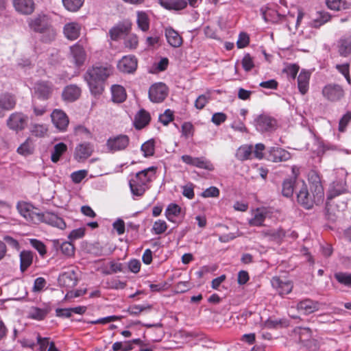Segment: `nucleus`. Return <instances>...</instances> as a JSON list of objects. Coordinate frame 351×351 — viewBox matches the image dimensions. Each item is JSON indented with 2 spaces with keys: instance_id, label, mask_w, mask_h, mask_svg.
<instances>
[{
  "instance_id": "1",
  "label": "nucleus",
  "mask_w": 351,
  "mask_h": 351,
  "mask_svg": "<svg viewBox=\"0 0 351 351\" xmlns=\"http://www.w3.org/2000/svg\"><path fill=\"white\" fill-rule=\"evenodd\" d=\"M112 73L110 66H96L88 69L85 80L93 95L101 94L104 81Z\"/></svg>"
},
{
  "instance_id": "2",
  "label": "nucleus",
  "mask_w": 351,
  "mask_h": 351,
  "mask_svg": "<svg viewBox=\"0 0 351 351\" xmlns=\"http://www.w3.org/2000/svg\"><path fill=\"white\" fill-rule=\"evenodd\" d=\"M29 28L39 33L44 43H51L56 39L57 32L52 25L51 19L46 14H38L27 21Z\"/></svg>"
},
{
  "instance_id": "3",
  "label": "nucleus",
  "mask_w": 351,
  "mask_h": 351,
  "mask_svg": "<svg viewBox=\"0 0 351 351\" xmlns=\"http://www.w3.org/2000/svg\"><path fill=\"white\" fill-rule=\"evenodd\" d=\"M156 172V167H149L134 176L129 181L132 193L136 196H142L148 189V184L153 180Z\"/></svg>"
},
{
  "instance_id": "4",
  "label": "nucleus",
  "mask_w": 351,
  "mask_h": 351,
  "mask_svg": "<svg viewBox=\"0 0 351 351\" xmlns=\"http://www.w3.org/2000/svg\"><path fill=\"white\" fill-rule=\"evenodd\" d=\"M130 143V138L125 134H119L110 137L106 143L108 152L114 153L125 150Z\"/></svg>"
},
{
  "instance_id": "5",
  "label": "nucleus",
  "mask_w": 351,
  "mask_h": 351,
  "mask_svg": "<svg viewBox=\"0 0 351 351\" xmlns=\"http://www.w3.org/2000/svg\"><path fill=\"white\" fill-rule=\"evenodd\" d=\"M308 177L311 193L315 196L317 202H323L324 192L319 175L317 171L312 170L308 173Z\"/></svg>"
},
{
  "instance_id": "6",
  "label": "nucleus",
  "mask_w": 351,
  "mask_h": 351,
  "mask_svg": "<svg viewBox=\"0 0 351 351\" xmlns=\"http://www.w3.org/2000/svg\"><path fill=\"white\" fill-rule=\"evenodd\" d=\"M322 95L327 100L336 102L344 97L345 93L341 85L337 84H328L323 88Z\"/></svg>"
},
{
  "instance_id": "7",
  "label": "nucleus",
  "mask_w": 351,
  "mask_h": 351,
  "mask_svg": "<svg viewBox=\"0 0 351 351\" xmlns=\"http://www.w3.org/2000/svg\"><path fill=\"white\" fill-rule=\"evenodd\" d=\"M16 208L20 215L27 221L33 223H39L40 213L36 212L31 204L25 202H20L17 204Z\"/></svg>"
},
{
  "instance_id": "8",
  "label": "nucleus",
  "mask_w": 351,
  "mask_h": 351,
  "mask_svg": "<svg viewBox=\"0 0 351 351\" xmlns=\"http://www.w3.org/2000/svg\"><path fill=\"white\" fill-rule=\"evenodd\" d=\"M148 94L151 101L160 103L167 97L168 88L164 83H156L150 86Z\"/></svg>"
},
{
  "instance_id": "9",
  "label": "nucleus",
  "mask_w": 351,
  "mask_h": 351,
  "mask_svg": "<svg viewBox=\"0 0 351 351\" xmlns=\"http://www.w3.org/2000/svg\"><path fill=\"white\" fill-rule=\"evenodd\" d=\"M255 126L258 131L272 132L277 128V121L271 117L261 114L255 120Z\"/></svg>"
},
{
  "instance_id": "10",
  "label": "nucleus",
  "mask_w": 351,
  "mask_h": 351,
  "mask_svg": "<svg viewBox=\"0 0 351 351\" xmlns=\"http://www.w3.org/2000/svg\"><path fill=\"white\" fill-rule=\"evenodd\" d=\"M27 120V115L22 112H16L10 115L7 120V125L12 130H22L25 128Z\"/></svg>"
},
{
  "instance_id": "11",
  "label": "nucleus",
  "mask_w": 351,
  "mask_h": 351,
  "mask_svg": "<svg viewBox=\"0 0 351 351\" xmlns=\"http://www.w3.org/2000/svg\"><path fill=\"white\" fill-rule=\"evenodd\" d=\"M297 199L298 203L306 209L311 208L314 204H319L322 202H317L313 193L312 195H310L304 182H303L301 189L297 194Z\"/></svg>"
},
{
  "instance_id": "12",
  "label": "nucleus",
  "mask_w": 351,
  "mask_h": 351,
  "mask_svg": "<svg viewBox=\"0 0 351 351\" xmlns=\"http://www.w3.org/2000/svg\"><path fill=\"white\" fill-rule=\"evenodd\" d=\"M40 216L39 223H45L60 230H64L66 227L64 220L53 213H40Z\"/></svg>"
},
{
  "instance_id": "13",
  "label": "nucleus",
  "mask_w": 351,
  "mask_h": 351,
  "mask_svg": "<svg viewBox=\"0 0 351 351\" xmlns=\"http://www.w3.org/2000/svg\"><path fill=\"white\" fill-rule=\"evenodd\" d=\"M181 159L184 163L199 169L209 171L214 169L213 164L204 157H192L189 155H183Z\"/></svg>"
},
{
  "instance_id": "14",
  "label": "nucleus",
  "mask_w": 351,
  "mask_h": 351,
  "mask_svg": "<svg viewBox=\"0 0 351 351\" xmlns=\"http://www.w3.org/2000/svg\"><path fill=\"white\" fill-rule=\"evenodd\" d=\"M58 280L60 287L72 289L77 285V276L73 269H69L61 273Z\"/></svg>"
},
{
  "instance_id": "15",
  "label": "nucleus",
  "mask_w": 351,
  "mask_h": 351,
  "mask_svg": "<svg viewBox=\"0 0 351 351\" xmlns=\"http://www.w3.org/2000/svg\"><path fill=\"white\" fill-rule=\"evenodd\" d=\"M51 121L55 127L60 131L66 130L69 121L67 115L62 110L55 109L51 114Z\"/></svg>"
},
{
  "instance_id": "16",
  "label": "nucleus",
  "mask_w": 351,
  "mask_h": 351,
  "mask_svg": "<svg viewBox=\"0 0 351 351\" xmlns=\"http://www.w3.org/2000/svg\"><path fill=\"white\" fill-rule=\"evenodd\" d=\"M93 150L94 147L91 143H82L76 146L74 157L77 161H84L92 155Z\"/></svg>"
},
{
  "instance_id": "17",
  "label": "nucleus",
  "mask_w": 351,
  "mask_h": 351,
  "mask_svg": "<svg viewBox=\"0 0 351 351\" xmlns=\"http://www.w3.org/2000/svg\"><path fill=\"white\" fill-rule=\"evenodd\" d=\"M271 283L280 295H287L293 289V284L291 281L282 280L277 276L271 278Z\"/></svg>"
},
{
  "instance_id": "18",
  "label": "nucleus",
  "mask_w": 351,
  "mask_h": 351,
  "mask_svg": "<svg viewBox=\"0 0 351 351\" xmlns=\"http://www.w3.org/2000/svg\"><path fill=\"white\" fill-rule=\"evenodd\" d=\"M53 92V85L49 82H38L35 84L34 93L40 99H48Z\"/></svg>"
},
{
  "instance_id": "19",
  "label": "nucleus",
  "mask_w": 351,
  "mask_h": 351,
  "mask_svg": "<svg viewBox=\"0 0 351 351\" xmlns=\"http://www.w3.org/2000/svg\"><path fill=\"white\" fill-rule=\"evenodd\" d=\"M270 216V212L267 208H258L252 213V217L249 220L251 226H262L267 217Z\"/></svg>"
},
{
  "instance_id": "20",
  "label": "nucleus",
  "mask_w": 351,
  "mask_h": 351,
  "mask_svg": "<svg viewBox=\"0 0 351 351\" xmlns=\"http://www.w3.org/2000/svg\"><path fill=\"white\" fill-rule=\"evenodd\" d=\"M117 67L123 73H133L137 68V60L134 56H125L119 60Z\"/></svg>"
},
{
  "instance_id": "21",
  "label": "nucleus",
  "mask_w": 351,
  "mask_h": 351,
  "mask_svg": "<svg viewBox=\"0 0 351 351\" xmlns=\"http://www.w3.org/2000/svg\"><path fill=\"white\" fill-rule=\"evenodd\" d=\"M13 6L16 12L21 14H31L35 9L34 0H13Z\"/></svg>"
},
{
  "instance_id": "22",
  "label": "nucleus",
  "mask_w": 351,
  "mask_h": 351,
  "mask_svg": "<svg viewBox=\"0 0 351 351\" xmlns=\"http://www.w3.org/2000/svg\"><path fill=\"white\" fill-rule=\"evenodd\" d=\"M16 100L13 95L4 93L0 95V117L4 116L5 111L10 110L16 106Z\"/></svg>"
},
{
  "instance_id": "23",
  "label": "nucleus",
  "mask_w": 351,
  "mask_h": 351,
  "mask_svg": "<svg viewBox=\"0 0 351 351\" xmlns=\"http://www.w3.org/2000/svg\"><path fill=\"white\" fill-rule=\"evenodd\" d=\"M165 35L168 44L172 47H180L183 43L182 37L171 27H167L165 28Z\"/></svg>"
},
{
  "instance_id": "24",
  "label": "nucleus",
  "mask_w": 351,
  "mask_h": 351,
  "mask_svg": "<svg viewBox=\"0 0 351 351\" xmlns=\"http://www.w3.org/2000/svg\"><path fill=\"white\" fill-rule=\"evenodd\" d=\"M348 192V187L345 180H337L333 182L329 189L328 193V199H332L334 197Z\"/></svg>"
},
{
  "instance_id": "25",
  "label": "nucleus",
  "mask_w": 351,
  "mask_h": 351,
  "mask_svg": "<svg viewBox=\"0 0 351 351\" xmlns=\"http://www.w3.org/2000/svg\"><path fill=\"white\" fill-rule=\"evenodd\" d=\"M320 304L311 299H305L297 304V309L304 314H311L319 309Z\"/></svg>"
},
{
  "instance_id": "26",
  "label": "nucleus",
  "mask_w": 351,
  "mask_h": 351,
  "mask_svg": "<svg viewBox=\"0 0 351 351\" xmlns=\"http://www.w3.org/2000/svg\"><path fill=\"white\" fill-rule=\"evenodd\" d=\"M81 25L77 22H70L64 25L63 33L65 37L71 40H76L80 34Z\"/></svg>"
},
{
  "instance_id": "27",
  "label": "nucleus",
  "mask_w": 351,
  "mask_h": 351,
  "mask_svg": "<svg viewBox=\"0 0 351 351\" xmlns=\"http://www.w3.org/2000/svg\"><path fill=\"white\" fill-rule=\"evenodd\" d=\"M80 95V88L75 84H71L64 88L62 97L64 101L72 102L77 100Z\"/></svg>"
},
{
  "instance_id": "28",
  "label": "nucleus",
  "mask_w": 351,
  "mask_h": 351,
  "mask_svg": "<svg viewBox=\"0 0 351 351\" xmlns=\"http://www.w3.org/2000/svg\"><path fill=\"white\" fill-rule=\"evenodd\" d=\"M159 4L169 10L179 11L186 8V0H158Z\"/></svg>"
},
{
  "instance_id": "29",
  "label": "nucleus",
  "mask_w": 351,
  "mask_h": 351,
  "mask_svg": "<svg viewBox=\"0 0 351 351\" xmlns=\"http://www.w3.org/2000/svg\"><path fill=\"white\" fill-rule=\"evenodd\" d=\"M338 53L342 57L351 54V35L342 36L337 43Z\"/></svg>"
},
{
  "instance_id": "30",
  "label": "nucleus",
  "mask_w": 351,
  "mask_h": 351,
  "mask_svg": "<svg viewBox=\"0 0 351 351\" xmlns=\"http://www.w3.org/2000/svg\"><path fill=\"white\" fill-rule=\"evenodd\" d=\"M71 53L77 66L83 64L86 58V53L83 47L79 45H74L70 48Z\"/></svg>"
},
{
  "instance_id": "31",
  "label": "nucleus",
  "mask_w": 351,
  "mask_h": 351,
  "mask_svg": "<svg viewBox=\"0 0 351 351\" xmlns=\"http://www.w3.org/2000/svg\"><path fill=\"white\" fill-rule=\"evenodd\" d=\"M149 113L142 109L135 116L134 126L136 129L141 130L145 127L149 123Z\"/></svg>"
},
{
  "instance_id": "32",
  "label": "nucleus",
  "mask_w": 351,
  "mask_h": 351,
  "mask_svg": "<svg viewBox=\"0 0 351 351\" xmlns=\"http://www.w3.org/2000/svg\"><path fill=\"white\" fill-rule=\"evenodd\" d=\"M311 73L306 71L300 72L298 77V86L300 92L304 95L308 90L309 80Z\"/></svg>"
},
{
  "instance_id": "33",
  "label": "nucleus",
  "mask_w": 351,
  "mask_h": 351,
  "mask_svg": "<svg viewBox=\"0 0 351 351\" xmlns=\"http://www.w3.org/2000/svg\"><path fill=\"white\" fill-rule=\"evenodd\" d=\"M112 101L121 103L126 99V93L124 88L120 85H113L111 88Z\"/></svg>"
},
{
  "instance_id": "34",
  "label": "nucleus",
  "mask_w": 351,
  "mask_h": 351,
  "mask_svg": "<svg viewBox=\"0 0 351 351\" xmlns=\"http://www.w3.org/2000/svg\"><path fill=\"white\" fill-rule=\"evenodd\" d=\"M33 253L30 251L23 250L20 253V268L23 272L32 263Z\"/></svg>"
},
{
  "instance_id": "35",
  "label": "nucleus",
  "mask_w": 351,
  "mask_h": 351,
  "mask_svg": "<svg viewBox=\"0 0 351 351\" xmlns=\"http://www.w3.org/2000/svg\"><path fill=\"white\" fill-rule=\"evenodd\" d=\"M295 335H298L300 342L307 346V342L311 339L312 332L308 328L298 327L294 330Z\"/></svg>"
},
{
  "instance_id": "36",
  "label": "nucleus",
  "mask_w": 351,
  "mask_h": 351,
  "mask_svg": "<svg viewBox=\"0 0 351 351\" xmlns=\"http://www.w3.org/2000/svg\"><path fill=\"white\" fill-rule=\"evenodd\" d=\"M253 156V146L243 145L241 146L237 152V157L240 160H246L251 159Z\"/></svg>"
},
{
  "instance_id": "37",
  "label": "nucleus",
  "mask_w": 351,
  "mask_h": 351,
  "mask_svg": "<svg viewBox=\"0 0 351 351\" xmlns=\"http://www.w3.org/2000/svg\"><path fill=\"white\" fill-rule=\"evenodd\" d=\"M328 8L332 10H343L350 8V3L346 0H326Z\"/></svg>"
},
{
  "instance_id": "38",
  "label": "nucleus",
  "mask_w": 351,
  "mask_h": 351,
  "mask_svg": "<svg viewBox=\"0 0 351 351\" xmlns=\"http://www.w3.org/2000/svg\"><path fill=\"white\" fill-rule=\"evenodd\" d=\"M67 150V146L64 143H59L54 145L51 152V160L53 162H57L62 155Z\"/></svg>"
},
{
  "instance_id": "39",
  "label": "nucleus",
  "mask_w": 351,
  "mask_h": 351,
  "mask_svg": "<svg viewBox=\"0 0 351 351\" xmlns=\"http://www.w3.org/2000/svg\"><path fill=\"white\" fill-rule=\"evenodd\" d=\"M181 213V208L176 204H170L165 210V216L169 221L174 222L175 218Z\"/></svg>"
},
{
  "instance_id": "40",
  "label": "nucleus",
  "mask_w": 351,
  "mask_h": 351,
  "mask_svg": "<svg viewBox=\"0 0 351 351\" xmlns=\"http://www.w3.org/2000/svg\"><path fill=\"white\" fill-rule=\"evenodd\" d=\"M47 132L48 128L45 124L34 123L31 125L30 132L36 137L43 138L47 135Z\"/></svg>"
},
{
  "instance_id": "41",
  "label": "nucleus",
  "mask_w": 351,
  "mask_h": 351,
  "mask_svg": "<svg viewBox=\"0 0 351 351\" xmlns=\"http://www.w3.org/2000/svg\"><path fill=\"white\" fill-rule=\"evenodd\" d=\"M330 14L324 11L317 12L316 18L312 21L314 27H319L330 20Z\"/></svg>"
},
{
  "instance_id": "42",
  "label": "nucleus",
  "mask_w": 351,
  "mask_h": 351,
  "mask_svg": "<svg viewBox=\"0 0 351 351\" xmlns=\"http://www.w3.org/2000/svg\"><path fill=\"white\" fill-rule=\"evenodd\" d=\"M295 181L292 178L286 179L282 182V194L286 197H292L294 191Z\"/></svg>"
},
{
  "instance_id": "43",
  "label": "nucleus",
  "mask_w": 351,
  "mask_h": 351,
  "mask_svg": "<svg viewBox=\"0 0 351 351\" xmlns=\"http://www.w3.org/2000/svg\"><path fill=\"white\" fill-rule=\"evenodd\" d=\"M261 233L264 237H268L271 240L276 241L281 240L285 234L281 228L263 230Z\"/></svg>"
},
{
  "instance_id": "44",
  "label": "nucleus",
  "mask_w": 351,
  "mask_h": 351,
  "mask_svg": "<svg viewBox=\"0 0 351 351\" xmlns=\"http://www.w3.org/2000/svg\"><path fill=\"white\" fill-rule=\"evenodd\" d=\"M137 25L143 32H147L149 28V21L147 14L144 12H137Z\"/></svg>"
},
{
  "instance_id": "45",
  "label": "nucleus",
  "mask_w": 351,
  "mask_h": 351,
  "mask_svg": "<svg viewBox=\"0 0 351 351\" xmlns=\"http://www.w3.org/2000/svg\"><path fill=\"white\" fill-rule=\"evenodd\" d=\"M260 12L262 15L263 19L267 23H274L278 16V14L276 11L274 10H270L267 7L261 8Z\"/></svg>"
},
{
  "instance_id": "46",
  "label": "nucleus",
  "mask_w": 351,
  "mask_h": 351,
  "mask_svg": "<svg viewBox=\"0 0 351 351\" xmlns=\"http://www.w3.org/2000/svg\"><path fill=\"white\" fill-rule=\"evenodd\" d=\"M63 5L69 12H77L83 5L84 0H62Z\"/></svg>"
},
{
  "instance_id": "47",
  "label": "nucleus",
  "mask_w": 351,
  "mask_h": 351,
  "mask_svg": "<svg viewBox=\"0 0 351 351\" xmlns=\"http://www.w3.org/2000/svg\"><path fill=\"white\" fill-rule=\"evenodd\" d=\"M48 313L47 308H40L38 307H32L29 310V317L37 319H43Z\"/></svg>"
},
{
  "instance_id": "48",
  "label": "nucleus",
  "mask_w": 351,
  "mask_h": 351,
  "mask_svg": "<svg viewBox=\"0 0 351 351\" xmlns=\"http://www.w3.org/2000/svg\"><path fill=\"white\" fill-rule=\"evenodd\" d=\"M334 276L340 284L348 287H351V274L346 272H337L335 274Z\"/></svg>"
},
{
  "instance_id": "49",
  "label": "nucleus",
  "mask_w": 351,
  "mask_h": 351,
  "mask_svg": "<svg viewBox=\"0 0 351 351\" xmlns=\"http://www.w3.org/2000/svg\"><path fill=\"white\" fill-rule=\"evenodd\" d=\"M271 152L274 153V162L287 160L290 157L289 153L281 148L273 147Z\"/></svg>"
},
{
  "instance_id": "50",
  "label": "nucleus",
  "mask_w": 351,
  "mask_h": 351,
  "mask_svg": "<svg viewBox=\"0 0 351 351\" xmlns=\"http://www.w3.org/2000/svg\"><path fill=\"white\" fill-rule=\"evenodd\" d=\"M152 308V306L149 304H143V305H132L130 306L128 309V312L132 315H138L141 312L145 311H149Z\"/></svg>"
},
{
  "instance_id": "51",
  "label": "nucleus",
  "mask_w": 351,
  "mask_h": 351,
  "mask_svg": "<svg viewBox=\"0 0 351 351\" xmlns=\"http://www.w3.org/2000/svg\"><path fill=\"white\" fill-rule=\"evenodd\" d=\"M141 151L145 157L152 156L154 154V141L149 140L141 145Z\"/></svg>"
},
{
  "instance_id": "52",
  "label": "nucleus",
  "mask_w": 351,
  "mask_h": 351,
  "mask_svg": "<svg viewBox=\"0 0 351 351\" xmlns=\"http://www.w3.org/2000/svg\"><path fill=\"white\" fill-rule=\"evenodd\" d=\"M167 229V223L164 220L158 219L154 223L152 231L156 234H161L164 233Z\"/></svg>"
},
{
  "instance_id": "53",
  "label": "nucleus",
  "mask_w": 351,
  "mask_h": 351,
  "mask_svg": "<svg viewBox=\"0 0 351 351\" xmlns=\"http://www.w3.org/2000/svg\"><path fill=\"white\" fill-rule=\"evenodd\" d=\"M29 243L38 252L41 256H44L46 254V247L42 241L36 239H30Z\"/></svg>"
},
{
  "instance_id": "54",
  "label": "nucleus",
  "mask_w": 351,
  "mask_h": 351,
  "mask_svg": "<svg viewBox=\"0 0 351 351\" xmlns=\"http://www.w3.org/2000/svg\"><path fill=\"white\" fill-rule=\"evenodd\" d=\"M241 64L245 71H250L254 67L253 58L249 53L244 55Z\"/></svg>"
},
{
  "instance_id": "55",
  "label": "nucleus",
  "mask_w": 351,
  "mask_h": 351,
  "mask_svg": "<svg viewBox=\"0 0 351 351\" xmlns=\"http://www.w3.org/2000/svg\"><path fill=\"white\" fill-rule=\"evenodd\" d=\"M351 121V112H347L339 120V131L345 132L348 124Z\"/></svg>"
},
{
  "instance_id": "56",
  "label": "nucleus",
  "mask_w": 351,
  "mask_h": 351,
  "mask_svg": "<svg viewBox=\"0 0 351 351\" xmlns=\"http://www.w3.org/2000/svg\"><path fill=\"white\" fill-rule=\"evenodd\" d=\"M138 43V38L136 35H129L124 41L125 47L130 49H134L137 47Z\"/></svg>"
},
{
  "instance_id": "57",
  "label": "nucleus",
  "mask_w": 351,
  "mask_h": 351,
  "mask_svg": "<svg viewBox=\"0 0 351 351\" xmlns=\"http://www.w3.org/2000/svg\"><path fill=\"white\" fill-rule=\"evenodd\" d=\"M210 100V96L208 95H199L195 101V107L197 109L202 110L203 109L206 104Z\"/></svg>"
},
{
  "instance_id": "58",
  "label": "nucleus",
  "mask_w": 351,
  "mask_h": 351,
  "mask_svg": "<svg viewBox=\"0 0 351 351\" xmlns=\"http://www.w3.org/2000/svg\"><path fill=\"white\" fill-rule=\"evenodd\" d=\"M87 173L86 170L74 171L71 173V178L74 183L78 184L87 176Z\"/></svg>"
},
{
  "instance_id": "59",
  "label": "nucleus",
  "mask_w": 351,
  "mask_h": 351,
  "mask_svg": "<svg viewBox=\"0 0 351 351\" xmlns=\"http://www.w3.org/2000/svg\"><path fill=\"white\" fill-rule=\"evenodd\" d=\"M173 119V112L167 109L165 112L159 116V121L164 125H168Z\"/></svg>"
},
{
  "instance_id": "60",
  "label": "nucleus",
  "mask_w": 351,
  "mask_h": 351,
  "mask_svg": "<svg viewBox=\"0 0 351 351\" xmlns=\"http://www.w3.org/2000/svg\"><path fill=\"white\" fill-rule=\"evenodd\" d=\"M250 42L248 35L245 32H241L237 42V47L239 49L245 47Z\"/></svg>"
},
{
  "instance_id": "61",
  "label": "nucleus",
  "mask_w": 351,
  "mask_h": 351,
  "mask_svg": "<svg viewBox=\"0 0 351 351\" xmlns=\"http://www.w3.org/2000/svg\"><path fill=\"white\" fill-rule=\"evenodd\" d=\"M124 31V27L122 26L112 27L109 32L111 39L114 40L119 39L123 34Z\"/></svg>"
},
{
  "instance_id": "62",
  "label": "nucleus",
  "mask_w": 351,
  "mask_h": 351,
  "mask_svg": "<svg viewBox=\"0 0 351 351\" xmlns=\"http://www.w3.org/2000/svg\"><path fill=\"white\" fill-rule=\"evenodd\" d=\"M74 246L70 242H64L60 246L61 252L68 256H71L74 254Z\"/></svg>"
},
{
  "instance_id": "63",
  "label": "nucleus",
  "mask_w": 351,
  "mask_h": 351,
  "mask_svg": "<svg viewBox=\"0 0 351 351\" xmlns=\"http://www.w3.org/2000/svg\"><path fill=\"white\" fill-rule=\"evenodd\" d=\"M219 195V190L215 186H210L202 192L204 197H217Z\"/></svg>"
},
{
  "instance_id": "64",
  "label": "nucleus",
  "mask_w": 351,
  "mask_h": 351,
  "mask_svg": "<svg viewBox=\"0 0 351 351\" xmlns=\"http://www.w3.org/2000/svg\"><path fill=\"white\" fill-rule=\"evenodd\" d=\"M85 234V228H80L73 230L68 236V238L73 241L82 238Z\"/></svg>"
}]
</instances>
